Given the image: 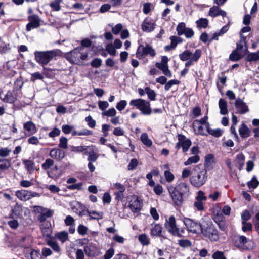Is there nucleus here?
Segmentation results:
<instances>
[{
	"mask_svg": "<svg viewBox=\"0 0 259 259\" xmlns=\"http://www.w3.org/2000/svg\"><path fill=\"white\" fill-rule=\"evenodd\" d=\"M36 195L37 193L35 192L32 194L31 192L26 190H21L16 192V195L18 198L22 201L29 200L32 197L35 196Z\"/></svg>",
	"mask_w": 259,
	"mask_h": 259,
	"instance_id": "dca6fc26",
	"label": "nucleus"
},
{
	"mask_svg": "<svg viewBox=\"0 0 259 259\" xmlns=\"http://www.w3.org/2000/svg\"><path fill=\"white\" fill-rule=\"evenodd\" d=\"M136 55L137 58L139 59H142L148 55L152 57H154L156 55V52L152 46L146 44L145 46L143 45L139 46Z\"/></svg>",
	"mask_w": 259,
	"mask_h": 259,
	"instance_id": "423d86ee",
	"label": "nucleus"
},
{
	"mask_svg": "<svg viewBox=\"0 0 259 259\" xmlns=\"http://www.w3.org/2000/svg\"><path fill=\"white\" fill-rule=\"evenodd\" d=\"M114 250L113 248L109 249L104 255V259H110L114 255Z\"/></svg>",
	"mask_w": 259,
	"mask_h": 259,
	"instance_id": "338daca9",
	"label": "nucleus"
},
{
	"mask_svg": "<svg viewBox=\"0 0 259 259\" xmlns=\"http://www.w3.org/2000/svg\"><path fill=\"white\" fill-rule=\"evenodd\" d=\"M61 131L60 130L57 128L54 127L52 131H51L48 134L49 136L51 138H54L56 136H59L60 134Z\"/></svg>",
	"mask_w": 259,
	"mask_h": 259,
	"instance_id": "0e129e2a",
	"label": "nucleus"
},
{
	"mask_svg": "<svg viewBox=\"0 0 259 259\" xmlns=\"http://www.w3.org/2000/svg\"><path fill=\"white\" fill-rule=\"evenodd\" d=\"M244 54H242V52L235 49L230 54L229 59L232 61H237L242 58Z\"/></svg>",
	"mask_w": 259,
	"mask_h": 259,
	"instance_id": "a878e982",
	"label": "nucleus"
},
{
	"mask_svg": "<svg viewBox=\"0 0 259 259\" xmlns=\"http://www.w3.org/2000/svg\"><path fill=\"white\" fill-rule=\"evenodd\" d=\"M196 24L198 27L205 28L208 26V21L206 18H200L196 21Z\"/></svg>",
	"mask_w": 259,
	"mask_h": 259,
	"instance_id": "37998d69",
	"label": "nucleus"
},
{
	"mask_svg": "<svg viewBox=\"0 0 259 259\" xmlns=\"http://www.w3.org/2000/svg\"><path fill=\"white\" fill-rule=\"evenodd\" d=\"M52 215V211H45L44 213H40L37 217V219L40 222H43L45 221L47 219L50 218Z\"/></svg>",
	"mask_w": 259,
	"mask_h": 259,
	"instance_id": "c9c22d12",
	"label": "nucleus"
},
{
	"mask_svg": "<svg viewBox=\"0 0 259 259\" xmlns=\"http://www.w3.org/2000/svg\"><path fill=\"white\" fill-rule=\"evenodd\" d=\"M212 257L213 259H226V257L224 255V253L220 251L215 252L213 254Z\"/></svg>",
	"mask_w": 259,
	"mask_h": 259,
	"instance_id": "69168bd1",
	"label": "nucleus"
},
{
	"mask_svg": "<svg viewBox=\"0 0 259 259\" xmlns=\"http://www.w3.org/2000/svg\"><path fill=\"white\" fill-rule=\"evenodd\" d=\"M87 215L89 217V219L98 220L102 217V211H86Z\"/></svg>",
	"mask_w": 259,
	"mask_h": 259,
	"instance_id": "473e14b6",
	"label": "nucleus"
},
{
	"mask_svg": "<svg viewBox=\"0 0 259 259\" xmlns=\"http://www.w3.org/2000/svg\"><path fill=\"white\" fill-rule=\"evenodd\" d=\"M212 219L221 228V225H224L225 220L224 215H229L230 211H213Z\"/></svg>",
	"mask_w": 259,
	"mask_h": 259,
	"instance_id": "4468645a",
	"label": "nucleus"
},
{
	"mask_svg": "<svg viewBox=\"0 0 259 259\" xmlns=\"http://www.w3.org/2000/svg\"><path fill=\"white\" fill-rule=\"evenodd\" d=\"M142 205V200L138 197H134L130 201L128 207L132 210H140Z\"/></svg>",
	"mask_w": 259,
	"mask_h": 259,
	"instance_id": "a211bd4d",
	"label": "nucleus"
},
{
	"mask_svg": "<svg viewBox=\"0 0 259 259\" xmlns=\"http://www.w3.org/2000/svg\"><path fill=\"white\" fill-rule=\"evenodd\" d=\"M236 245L243 250H248L253 247V243L244 236H240L235 241Z\"/></svg>",
	"mask_w": 259,
	"mask_h": 259,
	"instance_id": "9b49d317",
	"label": "nucleus"
},
{
	"mask_svg": "<svg viewBox=\"0 0 259 259\" xmlns=\"http://www.w3.org/2000/svg\"><path fill=\"white\" fill-rule=\"evenodd\" d=\"M67 139L65 137H61L59 139V147L63 149H67Z\"/></svg>",
	"mask_w": 259,
	"mask_h": 259,
	"instance_id": "8fccbe9b",
	"label": "nucleus"
},
{
	"mask_svg": "<svg viewBox=\"0 0 259 259\" xmlns=\"http://www.w3.org/2000/svg\"><path fill=\"white\" fill-rule=\"evenodd\" d=\"M130 105L140 110L144 115H149L152 113L150 102L147 100L141 98L133 99L130 101Z\"/></svg>",
	"mask_w": 259,
	"mask_h": 259,
	"instance_id": "20e7f679",
	"label": "nucleus"
},
{
	"mask_svg": "<svg viewBox=\"0 0 259 259\" xmlns=\"http://www.w3.org/2000/svg\"><path fill=\"white\" fill-rule=\"evenodd\" d=\"M30 23L33 26V28H37L40 25L39 17L37 15H32L28 17Z\"/></svg>",
	"mask_w": 259,
	"mask_h": 259,
	"instance_id": "c85d7f7f",
	"label": "nucleus"
},
{
	"mask_svg": "<svg viewBox=\"0 0 259 259\" xmlns=\"http://www.w3.org/2000/svg\"><path fill=\"white\" fill-rule=\"evenodd\" d=\"M11 165V159H7L5 158L0 159V169L7 170Z\"/></svg>",
	"mask_w": 259,
	"mask_h": 259,
	"instance_id": "7c9ffc66",
	"label": "nucleus"
},
{
	"mask_svg": "<svg viewBox=\"0 0 259 259\" xmlns=\"http://www.w3.org/2000/svg\"><path fill=\"white\" fill-rule=\"evenodd\" d=\"M31 259H41V255L39 251L37 250H33L30 253Z\"/></svg>",
	"mask_w": 259,
	"mask_h": 259,
	"instance_id": "774afa93",
	"label": "nucleus"
},
{
	"mask_svg": "<svg viewBox=\"0 0 259 259\" xmlns=\"http://www.w3.org/2000/svg\"><path fill=\"white\" fill-rule=\"evenodd\" d=\"M106 50L111 56H115L116 51L112 44H108L106 46Z\"/></svg>",
	"mask_w": 259,
	"mask_h": 259,
	"instance_id": "49530a36",
	"label": "nucleus"
},
{
	"mask_svg": "<svg viewBox=\"0 0 259 259\" xmlns=\"http://www.w3.org/2000/svg\"><path fill=\"white\" fill-rule=\"evenodd\" d=\"M220 8L218 6H213L209 10V14L210 16L215 17L218 16Z\"/></svg>",
	"mask_w": 259,
	"mask_h": 259,
	"instance_id": "864d4df0",
	"label": "nucleus"
},
{
	"mask_svg": "<svg viewBox=\"0 0 259 259\" xmlns=\"http://www.w3.org/2000/svg\"><path fill=\"white\" fill-rule=\"evenodd\" d=\"M71 151L74 152H84L87 153L88 146H70Z\"/></svg>",
	"mask_w": 259,
	"mask_h": 259,
	"instance_id": "ea45409f",
	"label": "nucleus"
},
{
	"mask_svg": "<svg viewBox=\"0 0 259 259\" xmlns=\"http://www.w3.org/2000/svg\"><path fill=\"white\" fill-rule=\"evenodd\" d=\"M88 53L84 52V48L78 47L65 54L66 59L72 64L80 65L88 58Z\"/></svg>",
	"mask_w": 259,
	"mask_h": 259,
	"instance_id": "f03ea898",
	"label": "nucleus"
},
{
	"mask_svg": "<svg viewBox=\"0 0 259 259\" xmlns=\"http://www.w3.org/2000/svg\"><path fill=\"white\" fill-rule=\"evenodd\" d=\"M237 46L236 50L239 51L240 52H242V53H246L248 52V49L246 46H245V48H243V46L246 45L245 42H241V41H239L237 43Z\"/></svg>",
	"mask_w": 259,
	"mask_h": 259,
	"instance_id": "a18cd8bd",
	"label": "nucleus"
},
{
	"mask_svg": "<svg viewBox=\"0 0 259 259\" xmlns=\"http://www.w3.org/2000/svg\"><path fill=\"white\" fill-rule=\"evenodd\" d=\"M138 164V161L136 159H132L128 165V169L129 170H132L135 169Z\"/></svg>",
	"mask_w": 259,
	"mask_h": 259,
	"instance_id": "052dcab7",
	"label": "nucleus"
},
{
	"mask_svg": "<svg viewBox=\"0 0 259 259\" xmlns=\"http://www.w3.org/2000/svg\"><path fill=\"white\" fill-rule=\"evenodd\" d=\"M213 158H214V156L212 154H208L205 156V163H204V167H205L204 170H206V171H207L208 170H209L212 168V164L213 162Z\"/></svg>",
	"mask_w": 259,
	"mask_h": 259,
	"instance_id": "5701e85b",
	"label": "nucleus"
},
{
	"mask_svg": "<svg viewBox=\"0 0 259 259\" xmlns=\"http://www.w3.org/2000/svg\"><path fill=\"white\" fill-rule=\"evenodd\" d=\"M209 134L215 137H220L223 134V131L220 128L211 129L209 131Z\"/></svg>",
	"mask_w": 259,
	"mask_h": 259,
	"instance_id": "5fc2aeb1",
	"label": "nucleus"
},
{
	"mask_svg": "<svg viewBox=\"0 0 259 259\" xmlns=\"http://www.w3.org/2000/svg\"><path fill=\"white\" fill-rule=\"evenodd\" d=\"M258 60V55L254 52L249 53L245 58V60L247 62H256Z\"/></svg>",
	"mask_w": 259,
	"mask_h": 259,
	"instance_id": "58836bf2",
	"label": "nucleus"
},
{
	"mask_svg": "<svg viewBox=\"0 0 259 259\" xmlns=\"http://www.w3.org/2000/svg\"><path fill=\"white\" fill-rule=\"evenodd\" d=\"M203 235L211 241H217L220 238L218 231L213 225H208L202 230Z\"/></svg>",
	"mask_w": 259,
	"mask_h": 259,
	"instance_id": "6e6552de",
	"label": "nucleus"
},
{
	"mask_svg": "<svg viewBox=\"0 0 259 259\" xmlns=\"http://www.w3.org/2000/svg\"><path fill=\"white\" fill-rule=\"evenodd\" d=\"M36 61L41 65L48 64L57 55L56 50L36 51L34 53Z\"/></svg>",
	"mask_w": 259,
	"mask_h": 259,
	"instance_id": "7ed1b4c3",
	"label": "nucleus"
},
{
	"mask_svg": "<svg viewBox=\"0 0 259 259\" xmlns=\"http://www.w3.org/2000/svg\"><path fill=\"white\" fill-rule=\"evenodd\" d=\"M138 240L143 245H148L150 243V239L148 235L142 234L139 236Z\"/></svg>",
	"mask_w": 259,
	"mask_h": 259,
	"instance_id": "e433bc0d",
	"label": "nucleus"
},
{
	"mask_svg": "<svg viewBox=\"0 0 259 259\" xmlns=\"http://www.w3.org/2000/svg\"><path fill=\"white\" fill-rule=\"evenodd\" d=\"M43 79V75L38 72L31 74L30 80L32 82H35L37 79L42 80Z\"/></svg>",
	"mask_w": 259,
	"mask_h": 259,
	"instance_id": "3c124183",
	"label": "nucleus"
},
{
	"mask_svg": "<svg viewBox=\"0 0 259 259\" xmlns=\"http://www.w3.org/2000/svg\"><path fill=\"white\" fill-rule=\"evenodd\" d=\"M240 136L243 138H246L250 136L251 130L244 123H242L239 129Z\"/></svg>",
	"mask_w": 259,
	"mask_h": 259,
	"instance_id": "412c9836",
	"label": "nucleus"
},
{
	"mask_svg": "<svg viewBox=\"0 0 259 259\" xmlns=\"http://www.w3.org/2000/svg\"><path fill=\"white\" fill-rule=\"evenodd\" d=\"M84 251L89 257H95L101 254L100 249L95 245L89 244L84 247Z\"/></svg>",
	"mask_w": 259,
	"mask_h": 259,
	"instance_id": "ddd939ff",
	"label": "nucleus"
},
{
	"mask_svg": "<svg viewBox=\"0 0 259 259\" xmlns=\"http://www.w3.org/2000/svg\"><path fill=\"white\" fill-rule=\"evenodd\" d=\"M23 128L27 132L28 136L33 135L37 131V128L35 124L31 121L25 122L24 124Z\"/></svg>",
	"mask_w": 259,
	"mask_h": 259,
	"instance_id": "aec40b11",
	"label": "nucleus"
},
{
	"mask_svg": "<svg viewBox=\"0 0 259 259\" xmlns=\"http://www.w3.org/2000/svg\"><path fill=\"white\" fill-rule=\"evenodd\" d=\"M85 121L88 123V126L91 128H94L96 126V121L92 116L89 115L85 118Z\"/></svg>",
	"mask_w": 259,
	"mask_h": 259,
	"instance_id": "6e6d98bb",
	"label": "nucleus"
},
{
	"mask_svg": "<svg viewBox=\"0 0 259 259\" xmlns=\"http://www.w3.org/2000/svg\"><path fill=\"white\" fill-rule=\"evenodd\" d=\"M219 107L220 109V113L222 115H226L228 111L227 110V103L223 99H220L219 101Z\"/></svg>",
	"mask_w": 259,
	"mask_h": 259,
	"instance_id": "cd10ccee",
	"label": "nucleus"
},
{
	"mask_svg": "<svg viewBox=\"0 0 259 259\" xmlns=\"http://www.w3.org/2000/svg\"><path fill=\"white\" fill-rule=\"evenodd\" d=\"M203 125V124L200 123H196L195 121H194L193 123V128L194 131L196 132V133L198 135L203 136L205 135L204 132Z\"/></svg>",
	"mask_w": 259,
	"mask_h": 259,
	"instance_id": "2f4dec72",
	"label": "nucleus"
},
{
	"mask_svg": "<svg viewBox=\"0 0 259 259\" xmlns=\"http://www.w3.org/2000/svg\"><path fill=\"white\" fill-rule=\"evenodd\" d=\"M127 105V102L125 100H121L117 103L116 107L119 111L123 110Z\"/></svg>",
	"mask_w": 259,
	"mask_h": 259,
	"instance_id": "680f3d73",
	"label": "nucleus"
},
{
	"mask_svg": "<svg viewBox=\"0 0 259 259\" xmlns=\"http://www.w3.org/2000/svg\"><path fill=\"white\" fill-rule=\"evenodd\" d=\"M235 106L237 110V113L243 114L249 111V109L247 105L241 99H237L235 102Z\"/></svg>",
	"mask_w": 259,
	"mask_h": 259,
	"instance_id": "2eb2a0df",
	"label": "nucleus"
},
{
	"mask_svg": "<svg viewBox=\"0 0 259 259\" xmlns=\"http://www.w3.org/2000/svg\"><path fill=\"white\" fill-rule=\"evenodd\" d=\"M16 99V96L13 94L12 91L9 90L7 92L3 100L6 103H13Z\"/></svg>",
	"mask_w": 259,
	"mask_h": 259,
	"instance_id": "393cba45",
	"label": "nucleus"
},
{
	"mask_svg": "<svg viewBox=\"0 0 259 259\" xmlns=\"http://www.w3.org/2000/svg\"><path fill=\"white\" fill-rule=\"evenodd\" d=\"M62 0H54L50 4V6L55 11H58L60 10V2Z\"/></svg>",
	"mask_w": 259,
	"mask_h": 259,
	"instance_id": "c03bdc74",
	"label": "nucleus"
},
{
	"mask_svg": "<svg viewBox=\"0 0 259 259\" xmlns=\"http://www.w3.org/2000/svg\"><path fill=\"white\" fill-rule=\"evenodd\" d=\"M164 225L167 231L173 236H177L178 237H181L183 236V234L184 233V230L183 229H180L177 227L174 217H170L168 220H166Z\"/></svg>",
	"mask_w": 259,
	"mask_h": 259,
	"instance_id": "39448f33",
	"label": "nucleus"
},
{
	"mask_svg": "<svg viewBox=\"0 0 259 259\" xmlns=\"http://www.w3.org/2000/svg\"><path fill=\"white\" fill-rule=\"evenodd\" d=\"M201 56V50L200 49H197L193 53V57L191 59L187 60L185 63V66L186 68L189 67L193 65L194 63L197 62Z\"/></svg>",
	"mask_w": 259,
	"mask_h": 259,
	"instance_id": "6ab92c4d",
	"label": "nucleus"
},
{
	"mask_svg": "<svg viewBox=\"0 0 259 259\" xmlns=\"http://www.w3.org/2000/svg\"><path fill=\"white\" fill-rule=\"evenodd\" d=\"M49 155L57 161H61L65 157V152L59 148H53L50 150Z\"/></svg>",
	"mask_w": 259,
	"mask_h": 259,
	"instance_id": "f3484780",
	"label": "nucleus"
},
{
	"mask_svg": "<svg viewBox=\"0 0 259 259\" xmlns=\"http://www.w3.org/2000/svg\"><path fill=\"white\" fill-rule=\"evenodd\" d=\"M22 162L28 172H31L34 170V162L33 161L31 160H23Z\"/></svg>",
	"mask_w": 259,
	"mask_h": 259,
	"instance_id": "72a5a7b5",
	"label": "nucleus"
},
{
	"mask_svg": "<svg viewBox=\"0 0 259 259\" xmlns=\"http://www.w3.org/2000/svg\"><path fill=\"white\" fill-rule=\"evenodd\" d=\"M187 28V27H186V24L185 23L181 22L179 23L176 28L178 35L179 36L183 35Z\"/></svg>",
	"mask_w": 259,
	"mask_h": 259,
	"instance_id": "79ce46f5",
	"label": "nucleus"
},
{
	"mask_svg": "<svg viewBox=\"0 0 259 259\" xmlns=\"http://www.w3.org/2000/svg\"><path fill=\"white\" fill-rule=\"evenodd\" d=\"M156 25L155 22L151 18L147 17L141 25V29L145 32L150 33L154 30Z\"/></svg>",
	"mask_w": 259,
	"mask_h": 259,
	"instance_id": "f8f14e48",
	"label": "nucleus"
},
{
	"mask_svg": "<svg viewBox=\"0 0 259 259\" xmlns=\"http://www.w3.org/2000/svg\"><path fill=\"white\" fill-rule=\"evenodd\" d=\"M167 189L175 204L178 206L181 205L184 199L189 195V187L185 182L180 183L175 187L169 185Z\"/></svg>",
	"mask_w": 259,
	"mask_h": 259,
	"instance_id": "f257e3e1",
	"label": "nucleus"
},
{
	"mask_svg": "<svg viewBox=\"0 0 259 259\" xmlns=\"http://www.w3.org/2000/svg\"><path fill=\"white\" fill-rule=\"evenodd\" d=\"M102 64V60L99 58H95L92 60L91 65L92 67L95 68L99 67Z\"/></svg>",
	"mask_w": 259,
	"mask_h": 259,
	"instance_id": "e2e57ef3",
	"label": "nucleus"
},
{
	"mask_svg": "<svg viewBox=\"0 0 259 259\" xmlns=\"http://www.w3.org/2000/svg\"><path fill=\"white\" fill-rule=\"evenodd\" d=\"M162 228L161 225L157 224L151 229L150 235L152 236H161Z\"/></svg>",
	"mask_w": 259,
	"mask_h": 259,
	"instance_id": "b1692460",
	"label": "nucleus"
},
{
	"mask_svg": "<svg viewBox=\"0 0 259 259\" xmlns=\"http://www.w3.org/2000/svg\"><path fill=\"white\" fill-rule=\"evenodd\" d=\"M180 81L178 80H170L168 82L165 83L164 89L166 91H168L170 88L175 84H179Z\"/></svg>",
	"mask_w": 259,
	"mask_h": 259,
	"instance_id": "bf43d9fd",
	"label": "nucleus"
},
{
	"mask_svg": "<svg viewBox=\"0 0 259 259\" xmlns=\"http://www.w3.org/2000/svg\"><path fill=\"white\" fill-rule=\"evenodd\" d=\"M179 57L181 61H186L187 60L191 59V58L193 57V53H192L189 50H186L182 53H180L179 55Z\"/></svg>",
	"mask_w": 259,
	"mask_h": 259,
	"instance_id": "bb28decb",
	"label": "nucleus"
},
{
	"mask_svg": "<svg viewBox=\"0 0 259 259\" xmlns=\"http://www.w3.org/2000/svg\"><path fill=\"white\" fill-rule=\"evenodd\" d=\"M259 181L255 176H253L252 179L247 183V185L249 189H255L258 187Z\"/></svg>",
	"mask_w": 259,
	"mask_h": 259,
	"instance_id": "f704fd0d",
	"label": "nucleus"
},
{
	"mask_svg": "<svg viewBox=\"0 0 259 259\" xmlns=\"http://www.w3.org/2000/svg\"><path fill=\"white\" fill-rule=\"evenodd\" d=\"M184 223L190 232L195 234L202 233L203 228L200 224L188 218L185 219Z\"/></svg>",
	"mask_w": 259,
	"mask_h": 259,
	"instance_id": "9d476101",
	"label": "nucleus"
},
{
	"mask_svg": "<svg viewBox=\"0 0 259 259\" xmlns=\"http://www.w3.org/2000/svg\"><path fill=\"white\" fill-rule=\"evenodd\" d=\"M178 244L182 247H190L192 245L191 242L188 239L180 240L178 241Z\"/></svg>",
	"mask_w": 259,
	"mask_h": 259,
	"instance_id": "603ef678",
	"label": "nucleus"
},
{
	"mask_svg": "<svg viewBox=\"0 0 259 259\" xmlns=\"http://www.w3.org/2000/svg\"><path fill=\"white\" fill-rule=\"evenodd\" d=\"M178 142L176 144V148L178 150L182 147L183 152H186L192 144L191 140L182 134L178 135Z\"/></svg>",
	"mask_w": 259,
	"mask_h": 259,
	"instance_id": "1a4fd4ad",
	"label": "nucleus"
},
{
	"mask_svg": "<svg viewBox=\"0 0 259 259\" xmlns=\"http://www.w3.org/2000/svg\"><path fill=\"white\" fill-rule=\"evenodd\" d=\"M164 177L166 181L170 183L173 181L175 179V176L169 170H167L164 171Z\"/></svg>",
	"mask_w": 259,
	"mask_h": 259,
	"instance_id": "09e8293b",
	"label": "nucleus"
},
{
	"mask_svg": "<svg viewBox=\"0 0 259 259\" xmlns=\"http://www.w3.org/2000/svg\"><path fill=\"white\" fill-rule=\"evenodd\" d=\"M56 237L57 238L62 242H64L68 238V234L66 231H62L56 234Z\"/></svg>",
	"mask_w": 259,
	"mask_h": 259,
	"instance_id": "4c0bfd02",
	"label": "nucleus"
},
{
	"mask_svg": "<svg viewBox=\"0 0 259 259\" xmlns=\"http://www.w3.org/2000/svg\"><path fill=\"white\" fill-rule=\"evenodd\" d=\"M116 114V111L114 108H111L106 111L103 112L102 115L107 117L114 116Z\"/></svg>",
	"mask_w": 259,
	"mask_h": 259,
	"instance_id": "13d9d810",
	"label": "nucleus"
},
{
	"mask_svg": "<svg viewBox=\"0 0 259 259\" xmlns=\"http://www.w3.org/2000/svg\"><path fill=\"white\" fill-rule=\"evenodd\" d=\"M206 170H202L198 173L193 175L190 179L191 184L195 187H200L203 185L207 179Z\"/></svg>",
	"mask_w": 259,
	"mask_h": 259,
	"instance_id": "0eeeda50",
	"label": "nucleus"
},
{
	"mask_svg": "<svg viewBox=\"0 0 259 259\" xmlns=\"http://www.w3.org/2000/svg\"><path fill=\"white\" fill-rule=\"evenodd\" d=\"M54 163V162L52 159L48 158L45 160V162L42 163V168L44 170H47L53 165Z\"/></svg>",
	"mask_w": 259,
	"mask_h": 259,
	"instance_id": "de8ad7c7",
	"label": "nucleus"
},
{
	"mask_svg": "<svg viewBox=\"0 0 259 259\" xmlns=\"http://www.w3.org/2000/svg\"><path fill=\"white\" fill-rule=\"evenodd\" d=\"M155 66L156 68L161 70L165 75L169 77H171L172 74L171 71L168 69V65L162 64L159 63H156L155 64Z\"/></svg>",
	"mask_w": 259,
	"mask_h": 259,
	"instance_id": "4be33fe9",
	"label": "nucleus"
},
{
	"mask_svg": "<svg viewBox=\"0 0 259 259\" xmlns=\"http://www.w3.org/2000/svg\"><path fill=\"white\" fill-rule=\"evenodd\" d=\"M200 160V157L198 155H194L189 157L188 160L184 162L185 165H189L192 163H196Z\"/></svg>",
	"mask_w": 259,
	"mask_h": 259,
	"instance_id": "a19ab883",
	"label": "nucleus"
},
{
	"mask_svg": "<svg viewBox=\"0 0 259 259\" xmlns=\"http://www.w3.org/2000/svg\"><path fill=\"white\" fill-rule=\"evenodd\" d=\"M140 139L143 144L150 147L152 145V141L149 138L148 134L146 133H142L141 135Z\"/></svg>",
	"mask_w": 259,
	"mask_h": 259,
	"instance_id": "c756f323",
	"label": "nucleus"
},
{
	"mask_svg": "<svg viewBox=\"0 0 259 259\" xmlns=\"http://www.w3.org/2000/svg\"><path fill=\"white\" fill-rule=\"evenodd\" d=\"M170 39L173 44V46H175L176 47L178 44L181 43L183 41V39L182 38L177 36H171L170 37Z\"/></svg>",
	"mask_w": 259,
	"mask_h": 259,
	"instance_id": "4d7b16f0",
	"label": "nucleus"
}]
</instances>
